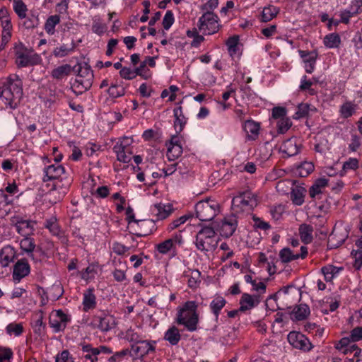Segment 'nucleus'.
<instances>
[{
    "label": "nucleus",
    "mask_w": 362,
    "mask_h": 362,
    "mask_svg": "<svg viewBox=\"0 0 362 362\" xmlns=\"http://www.w3.org/2000/svg\"><path fill=\"white\" fill-rule=\"evenodd\" d=\"M0 87V105L3 109H16L23 95L22 82L16 75L2 79Z\"/></svg>",
    "instance_id": "nucleus-1"
},
{
    "label": "nucleus",
    "mask_w": 362,
    "mask_h": 362,
    "mask_svg": "<svg viewBox=\"0 0 362 362\" xmlns=\"http://www.w3.org/2000/svg\"><path fill=\"white\" fill-rule=\"evenodd\" d=\"M197 310V305L195 301H187L178 312L177 322L183 325L190 332L195 331L199 322Z\"/></svg>",
    "instance_id": "nucleus-2"
},
{
    "label": "nucleus",
    "mask_w": 362,
    "mask_h": 362,
    "mask_svg": "<svg viewBox=\"0 0 362 362\" xmlns=\"http://www.w3.org/2000/svg\"><path fill=\"white\" fill-rule=\"evenodd\" d=\"M257 205L255 194L250 191L239 192L232 200L231 211L233 214H239L243 212H249Z\"/></svg>",
    "instance_id": "nucleus-3"
},
{
    "label": "nucleus",
    "mask_w": 362,
    "mask_h": 362,
    "mask_svg": "<svg viewBox=\"0 0 362 362\" xmlns=\"http://www.w3.org/2000/svg\"><path fill=\"white\" fill-rule=\"evenodd\" d=\"M196 247L202 251H209L217 247L216 233L211 227L202 228L196 236Z\"/></svg>",
    "instance_id": "nucleus-4"
},
{
    "label": "nucleus",
    "mask_w": 362,
    "mask_h": 362,
    "mask_svg": "<svg viewBox=\"0 0 362 362\" xmlns=\"http://www.w3.org/2000/svg\"><path fill=\"white\" fill-rule=\"evenodd\" d=\"M218 16L214 13H203L197 22V27L199 32L204 35H213L216 33L221 28Z\"/></svg>",
    "instance_id": "nucleus-5"
},
{
    "label": "nucleus",
    "mask_w": 362,
    "mask_h": 362,
    "mask_svg": "<svg viewBox=\"0 0 362 362\" xmlns=\"http://www.w3.org/2000/svg\"><path fill=\"white\" fill-rule=\"evenodd\" d=\"M197 217L202 221L214 219L219 211V205L214 201L206 199L199 202L195 206Z\"/></svg>",
    "instance_id": "nucleus-6"
},
{
    "label": "nucleus",
    "mask_w": 362,
    "mask_h": 362,
    "mask_svg": "<svg viewBox=\"0 0 362 362\" xmlns=\"http://www.w3.org/2000/svg\"><path fill=\"white\" fill-rule=\"evenodd\" d=\"M0 23L2 28L0 49H3L11 39L13 33L11 17L8 9L5 7L0 8Z\"/></svg>",
    "instance_id": "nucleus-7"
},
{
    "label": "nucleus",
    "mask_w": 362,
    "mask_h": 362,
    "mask_svg": "<svg viewBox=\"0 0 362 362\" xmlns=\"http://www.w3.org/2000/svg\"><path fill=\"white\" fill-rule=\"evenodd\" d=\"M77 71L78 74L73 83V87L78 89V92L82 93L90 88L93 74L91 69L86 65H79Z\"/></svg>",
    "instance_id": "nucleus-8"
},
{
    "label": "nucleus",
    "mask_w": 362,
    "mask_h": 362,
    "mask_svg": "<svg viewBox=\"0 0 362 362\" xmlns=\"http://www.w3.org/2000/svg\"><path fill=\"white\" fill-rule=\"evenodd\" d=\"M226 45L228 53L233 61L232 65L235 66V71L238 72V61L240 59L243 52L239 36L233 35L228 37L226 42Z\"/></svg>",
    "instance_id": "nucleus-9"
},
{
    "label": "nucleus",
    "mask_w": 362,
    "mask_h": 362,
    "mask_svg": "<svg viewBox=\"0 0 362 362\" xmlns=\"http://www.w3.org/2000/svg\"><path fill=\"white\" fill-rule=\"evenodd\" d=\"M155 341L142 339L136 344H132L130 351L134 353L136 358H139L142 361L146 356L155 352Z\"/></svg>",
    "instance_id": "nucleus-10"
},
{
    "label": "nucleus",
    "mask_w": 362,
    "mask_h": 362,
    "mask_svg": "<svg viewBox=\"0 0 362 362\" xmlns=\"http://www.w3.org/2000/svg\"><path fill=\"white\" fill-rule=\"evenodd\" d=\"M70 318L62 310L53 311L49 315V324L55 332L63 331Z\"/></svg>",
    "instance_id": "nucleus-11"
},
{
    "label": "nucleus",
    "mask_w": 362,
    "mask_h": 362,
    "mask_svg": "<svg viewBox=\"0 0 362 362\" xmlns=\"http://www.w3.org/2000/svg\"><path fill=\"white\" fill-rule=\"evenodd\" d=\"M238 225L237 214H232L224 218L220 226V234L225 238L230 237L236 230Z\"/></svg>",
    "instance_id": "nucleus-12"
},
{
    "label": "nucleus",
    "mask_w": 362,
    "mask_h": 362,
    "mask_svg": "<svg viewBox=\"0 0 362 362\" xmlns=\"http://www.w3.org/2000/svg\"><path fill=\"white\" fill-rule=\"evenodd\" d=\"M349 236V232L345 228H334L329 235L327 245L329 249L337 248L341 246Z\"/></svg>",
    "instance_id": "nucleus-13"
},
{
    "label": "nucleus",
    "mask_w": 362,
    "mask_h": 362,
    "mask_svg": "<svg viewBox=\"0 0 362 362\" xmlns=\"http://www.w3.org/2000/svg\"><path fill=\"white\" fill-rule=\"evenodd\" d=\"M261 125L253 119L246 120L243 124V129L247 141L257 139L260 132Z\"/></svg>",
    "instance_id": "nucleus-14"
},
{
    "label": "nucleus",
    "mask_w": 362,
    "mask_h": 362,
    "mask_svg": "<svg viewBox=\"0 0 362 362\" xmlns=\"http://www.w3.org/2000/svg\"><path fill=\"white\" fill-rule=\"evenodd\" d=\"M166 146L168 158H178L182 153L179 134L173 135Z\"/></svg>",
    "instance_id": "nucleus-15"
},
{
    "label": "nucleus",
    "mask_w": 362,
    "mask_h": 362,
    "mask_svg": "<svg viewBox=\"0 0 362 362\" xmlns=\"http://www.w3.org/2000/svg\"><path fill=\"white\" fill-rule=\"evenodd\" d=\"M132 138L125 136L120 139L114 146V151L117 154V158H128L130 153L129 146L132 143Z\"/></svg>",
    "instance_id": "nucleus-16"
},
{
    "label": "nucleus",
    "mask_w": 362,
    "mask_h": 362,
    "mask_svg": "<svg viewBox=\"0 0 362 362\" xmlns=\"http://www.w3.org/2000/svg\"><path fill=\"white\" fill-rule=\"evenodd\" d=\"M55 163L46 168L44 181L55 180L59 177L64 173V167L60 164L61 160H54Z\"/></svg>",
    "instance_id": "nucleus-17"
},
{
    "label": "nucleus",
    "mask_w": 362,
    "mask_h": 362,
    "mask_svg": "<svg viewBox=\"0 0 362 362\" xmlns=\"http://www.w3.org/2000/svg\"><path fill=\"white\" fill-rule=\"evenodd\" d=\"M30 273V266L26 259L18 261L13 267V278L15 281H21Z\"/></svg>",
    "instance_id": "nucleus-18"
},
{
    "label": "nucleus",
    "mask_w": 362,
    "mask_h": 362,
    "mask_svg": "<svg viewBox=\"0 0 362 362\" xmlns=\"http://www.w3.org/2000/svg\"><path fill=\"white\" fill-rule=\"evenodd\" d=\"M299 54L303 59L304 64V69L308 74H311L314 71L315 67V63L317 57V52H306L304 51H300Z\"/></svg>",
    "instance_id": "nucleus-19"
},
{
    "label": "nucleus",
    "mask_w": 362,
    "mask_h": 362,
    "mask_svg": "<svg viewBox=\"0 0 362 362\" xmlns=\"http://www.w3.org/2000/svg\"><path fill=\"white\" fill-rule=\"evenodd\" d=\"M82 349L81 358L86 362L89 361L90 362H96L98 361V356L99 355V351L98 349L93 347L89 344H80Z\"/></svg>",
    "instance_id": "nucleus-20"
},
{
    "label": "nucleus",
    "mask_w": 362,
    "mask_h": 362,
    "mask_svg": "<svg viewBox=\"0 0 362 362\" xmlns=\"http://www.w3.org/2000/svg\"><path fill=\"white\" fill-rule=\"evenodd\" d=\"M138 229L134 233L137 237H145L151 233L154 227V222L152 220L135 221Z\"/></svg>",
    "instance_id": "nucleus-21"
},
{
    "label": "nucleus",
    "mask_w": 362,
    "mask_h": 362,
    "mask_svg": "<svg viewBox=\"0 0 362 362\" xmlns=\"http://www.w3.org/2000/svg\"><path fill=\"white\" fill-rule=\"evenodd\" d=\"M259 300H258L257 296H251L248 293H243L240 300V308L239 310L245 312L250 310L258 305Z\"/></svg>",
    "instance_id": "nucleus-22"
},
{
    "label": "nucleus",
    "mask_w": 362,
    "mask_h": 362,
    "mask_svg": "<svg viewBox=\"0 0 362 362\" xmlns=\"http://www.w3.org/2000/svg\"><path fill=\"white\" fill-rule=\"evenodd\" d=\"M173 114L175 117L174 127L177 134H180L184 129L187 122V118L183 115L181 106L174 109Z\"/></svg>",
    "instance_id": "nucleus-23"
},
{
    "label": "nucleus",
    "mask_w": 362,
    "mask_h": 362,
    "mask_svg": "<svg viewBox=\"0 0 362 362\" xmlns=\"http://www.w3.org/2000/svg\"><path fill=\"white\" fill-rule=\"evenodd\" d=\"M173 211L170 204L165 205L161 203L156 204L151 207V211L157 216V220L166 218Z\"/></svg>",
    "instance_id": "nucleus-24"
},
{
    "label": "nucleus",
    "mask_w": 362,
    "mask_h": 362,
    "mask_svg": "<svg viewBox=\"0 0 362 362\" xmlns=\"http://www.w3.org/2000/svg\"><path fill=\"white\" fill-rule=\"evenodd\" d=\"M329 180L325 177L317 179L309 189L310 197L315 198L317 195L323 193L324 189L328 186Z\"/></svg>",
    "instance_id": "nucleus-25"
},
{
    "label": "nucleus",
    "mask_w": 362,
    "mask_h": 362,
    "mask_svg": "<svg viewBox=\"0 0 362 362\" xmlns=\"http://www.w3.org/2000/svg\"><path fill=\"white\" fill-rule=\"evenodd\" d=\"M314 164L312 162L304 160L300 164L297 165L293 169V172L300 177H305L309 175L314 170Z\"/></svg>",
    "instance_id": "nucleus-26"
},
{
    "label": "nucleus",
    "mask_w": 362,
    "mask_h": 362,
    "mask_svg": "<svg viewBox=\"0 0 362 362\" xmlns=\"http://www.w3.org/2000/svg\"><path fill=\"white\" fill-rule=\"evenodd\" d=\"M175 243H182L181 236L175 235L173 238H169L156 245V249L160 254L168 253L173 247Z\"/></svg>",
    "instance_id": "nucleus-27"
},
{
    "label": "nucleus",
    "mask_w": 362,
    "mask_h": 362,
    "mask_svg": "<svg viewBox=\"0 0 362 362\" xmlns=\"http://www.w3.org/2000/svg\"><path fill=\"white\" fill-rule=\"evenodd\" d=\"M298 230L300 240L303 243L308 244L313 241V227L312 226L303 223L300 225Z\"/></svg>",
    "instance_id": "nucleus-28"
},
{
    "label": "nucleus",
    "mask_w": 362,
    "mask_h": 362,
    "mask_svg": "<svg viewBox=\"0 0 362 362\" xmlns=\"http://www.w3.org/2000/svg\"><path fill=\"white\" fill-rule=\"evenodd\" d=\"M14 251L11 246L3 247L0 250V263L3 267H7L14 258Z\"/></svg>",
    "instance_id": "nucleus-29"
},
{
    "label": "nucleus",
    "mask_w": 362,
    "mask_h": 362,
    "mask_svg": "<svg viewBox=\"0 0 362 362\" xmlns=\"http://www.w3.org/2000/svg\"><path fill=\"white\" fill-rule=\"evenodd\" d=\"M323 44L328 49L338 48L341 44V37L336 33H329L324 37Z\"/></svg>",
    "instance_id": "nucleus-30"
},
{
    "label": "nucleus",
    "mask_w": 362,
    "mask_h": 362,
    "mask_svg": "<svg viewBox=\"0 0 362 362\" xmlns=\"http://www.w3.org/2000/svg\"><path fill=\"white\" fill-rule=\"evenodd\" d=\"M306 189L303 187H293L291 190V199L293 204L300 206L304 202V194Z\"/></svg>",
    "instance_id": "nucleus-31"
},
{
    "label": "nucleus",
    "mask_w": 362,
    "mask_h": 362,
    "mask_svg": "<svg viewBox=\"0 0 362 362\" xmlns=\"http://www.w3.org/2000/svg\"><path fill=\"white\" fill-rule=\"evenodd\" d=\"M83 310L88 311L93 309L96 305L95 296L92 288L88 289L83 294Z\"/></svg>",
    "instance_id": "nucleus-32"
},
{
    "label": "nucleus",
    "mask_w": 362,
    "mask_h": 362,
    "mask_svg": "<svg viewBox=\"0 0 362 362\" xmlns=\"http://www.w3.org/2000/svg\"><path fill=\"white\" fill-rule=\"evenodd\" d=\"M60 23V17L59 15H52L47 18L45 21L44 29L45 32L52 35L55 33V28Z\"/></svg>",
    "instance_id": "nucleus-33"
},
{
    "label": "nucleus",
    "mask_w": 362,
    "mask_h": 362,
    "mask_svg": "<svg viewBox=\"0 0 362 362\" xmlns=\"http://www.w3.org/2000/svg\"><path fill=\"white\" fill-rule=\"evenodd\" d=\"M15 226L18 233L24 237L30 235L33 231V226L29 221H19Z\"/></svg>",
    "instance_id": "nucleus-34"
},
{
    "label": "nucleus",
    "mask_w": 362,
    "mask_h": 362,
    "mask_svg": "<svg viewBox=\"0 0 362 362\" xmlns=\"http://www.w3.org/2000/svg\"><path fill=\"white\" fill-rule=\"evenodd\" d=\"M181 338L179 329L173 326L167 330L165 334L164 339L167 340L171 345H176L178 344Z\"/></svg>",
    "instance_id": "nucleus-35"
},
{
    "label": "nucleus",
    "mask_w": 362,
    "mask_h": 362,
    "mask_svg": "<svg viewBox=\"0 0 362 362\" xmlns=\"http://www.w3.org/2000/svg\"><path fill=\"white\" fill-rule=\"evenodd\" d=\"M293 315L296 320H303L310 315V308L306 304H300L293 309Z\"/></svg>",
    "instance_id": "nucleus-36"
},
{
    "label": "nucleus",
    "mask_w": 362,
    "mask_h": 362,
    "mask_svg": "<svg viewBox=\"0 0 362 362\" xmlns=\"http://www.w3.org/2000/svg\"><path fill=\"white\" fill-rule=\"evenodd\" d=\"M74 49V44L71 42L70 45H61L59 47H57L53 50V55L56 57H64L70 53H71Z\"/></svg>",
    "instance_id": "nucleus-37"
},
{
    "label": "nucleus",
    "mask_w": 362,
    "mask_h": 362,
    "mask_svg": "<svg viewBox=\"0 0 362 362\" xmlns=\"http://www.w3.org/2000/svg\"><path fill=\"white\" fill-rule=\"evenodd\" d=\"M357 105L350 101L344 103L340 107L341 116L344 118L351 117L356 111Z\"/></svg>",
    "instance_id": "nucleus-38"
},
{
    "label": "nucleus",
    "mask_w": 362,
    "mask_h": 362,
    "mask_svg": "<svg viewBox=\"0 0 362 362\" xmlns=\"http://www.w3.org/2000/svg\"><path fill=\"white\" fill-rule=\"evenodd\" d=\"M16 63L19 67L28 66L31 64V58L25 51L18 50L16 52Z\"/></svg>",
    "instance_id": "nucleus-39"
},
{
    "label": "nucleus",
    "mask_w": 362,
    "mask_h": 362,
    "mask_svg": "<svg viewBox=\"0 0 362 362\" xmlns=\"http://www.w3.org/2000/svg\"><path fill=\"white\" fill-rule=\"evenodd\" d=\"M226 300L221 296H217L211 301L210 308L216 316V320L218 317L221 310L226 305Z\"/></svg>",
    "instance_id": "nucleus-40"
},
{
    "label": "nucleus",
    "mask_w": 362,
    "mask_h": 362,
    "mask_svg": "<svg viewBox=\"0 0 362 362\" xmlns=\"http://www.w3.org/2000/svg\"><path fill=\"white\" fill-rule=\"evenodd\" d=\"M295 182L291 180H281L276 185L277 192L281 194H287L293 187Z\"/></svg>",
    "instance_id": "nucleus-41"
},
{
    "label": "nucleus",
    "mask_w": 362,
    "mask_h": 362,
    "mask_svg": "<svg viewBox=\"0 0 362 362\" xmlns=\"http://www.w3.org/2000/svg\"><path fill=\"white\" fill-rule=\"evenodd\" d=\"M71 68L69 64L59 66L54 69L52 71V76L57 79H62L67 76L71 72Z\"/></svg>",
    "instance_id": "nucleus-42"
},
{
    "label": "nucleus",
    "mask_w": 362,
    "mask_h": 362,
    "mask_svg": "<svg viewBox=\"0 0 362 362\" xmlns=\"http://www.w3.org/2000/svg\"><path fill=\"white\" fill-rule=\"evenodd\" d=\"M283 151L288 157H292L298 153V147L293 140L288 139L283 145Z\"/></svg>",
    "instance_id": "nucleus-43"
},
{
    "label": "nucleus",
    "mask_w": 362,
    "mask_h": 362,
    "mask_svg": "<svg viewBox=\"0 0 362 362\" xmlns=\"http://www.w3.org/2000/svg\"><path fill=\"white\" fill-rule=\"evenodd\" d=\"M279 257L282 262L288 263L299 258L298 254L294 255L290 248L285 247L281 250Z\"/></svg>",
    "instance_id": "nucleus-44"
},
{
    "label": "nucleus",
    "mask_w": 362,
    "mask_h": 362,
    "mask_svg": "<svg viewBox=\"0 0 362 362\" xmlns=\"http://www.w3.org/2000/svg\"><path fill=\"white\" fill-rule=\"evenodd\" d=\"M13 7L14 11L20 18L23 19L26 17L27 7L22 0H13Z\"/></svg>",
    "instance_id": "nucleus-45"
},
{
    "label": "nucleus",
    "mask_w": 362,
    "mask_h": 362,
    "mask_svg": "<svg viewBox=\"0 0 362 362\" xmlns=\"http://www.w3.org/2000/svg\"><path fill=\"white\" fill-rule=\"evenodd\" d=\"M111 318L110 317H95L94 322L96 323V326L102 332H107L111 329L110 326Z\"/></svg>",
    "instance_id": "nucleus-46"
},
{
    "label": "nucleus",
    "mask_w": 362,
    "mask_h": 362,
    "mask_svg": "<svg viewBox=\"0 0 362 362\" xmlns=\"http://www.w3.org/2000/svg\"><path fill=\"white\" fill-rule=\"evenodd\" d=\"M315 111V108L313 106H310L308 103H301L298 106L297 111L296 112V119H300L302 117H305L310 112Z\"/></svg>",
    "instance_id": "nucleus-47"
},
{
    "label": "nucleus",
    "mask_w": 362,
    "mask_h": 362,
    "mask_svg": "<svg viewBox=\"0 0 362 362\" xmlns=\"http://www.w3.org/2000/svg\"><path fill=\"white\" fill-rule=\"evenodd\" d=\"M275 122L278 132L280 134H284L286 132L292 125L291 119L287 116Z\"/></svg>",
    "instance_id": "nucleus-48"
},
{
    "label": "nucleus",
    "mask_w": 362,
    "mask_h": 362,
    "mask_svg": "<svg viewBox=\"0 0 362 362\" xmlns=\"http://www.w3.org/2000/svg\"><path fill=\"white\" fill-rule=\"evenodd\" d=\"M278 13V9L274 6H269L264 7L262 13V20L264 22H267L274 18Z\"/></svg>",
    "instance_id": "nucleus-49"
},
{
    "label": "nucleus",
    "mask_w": 362,
    "mask_h": 362,
    "mask_svg": "<svg viewBox=\"0 0 362 362\" xmlns=\"http://www.w3.org/2000/svg\"><path fill=\"white\" fill-rule=\"evenodd\" d=\"M111 98H116L124 95L125 90L123 86L119 84H111L107 90Z\"/></svg>",
    "instance_id": "nucleus-50"
},
{
    "label": "nucleus",
    "mask_w": 362,
    "mask_h": 362,
    "mask_svg": "<svg viewBox=\"0 0 362 362\" xmlns=\"http://www.w3.org/2000/svg\"><path fill=\"white\" fill-rule=\"evenodd\" d=\"M21 249L27 253H31L34 251L35 247V243L33 238L25 236V238L21 241L20 243Z\"/></svg>",
    "instance_id": "nucleus-51"
},
{
    "label": "nucleus",
    "mask_w": 362,
    "mask_h": 362,
    "mask_svg": "<svg viewBox=\"0 0 362 362\" xmlns=\"http://www.w3.org/2000/svg\"><path fill=\"white\" fill-rule=\"evenodd\" d=\"M124 339L132 343V344H136L143 339L141 336L132 328H129L126 331Z\"/></svg>",
    "instance_id": "nucleus-52"
},
{
    "label": "nucleus",
    "mask_w": 362,
    "mask_h": 362,
    "mask_svg": "<svg viewBox=\"0 0 362 362\" xmlns=\"http://www.w3.org/2000/svg\"><path fill=\"white\" fill-rule=\"evenodd\" d=\"M106 25L103 23L100 18H94L92 25V31L98 35H102L106 32Z\"/></svg>",
    "instance_id": "nucleus-53"
},
{
    "label": "nucleus",
    "mask_w": 362,
    "mask_h": 362,
    "mask_svg": "<svg viewBox=\"0 0 362 362\" xmlns=\"http://www.w3.org/2000/svg\"><path fill=\"white\" fill-rule=\"evenodd\" d=\"M188 286L191 288H196L199 284L201 282V273L197 270H192L190 273V275L188 276Z\"/></svg>",
    "instance_id": "nucleus-54"
},
{
    "label": "nucleus",
    "mask_w": 362,
    "mask_h": 362,
    "mask_svg": "<svg viewBox=\"0 0 362 362\" xmlns=\"http://www.w3.org/2000/svg\"><path fill=\"white\" fill-rule=\"evenodd\" d=\"M179 88L177 86L172 85L168 89H165L162 91L160 97L162 98H168V101L173 102L176 99V92H177Z\"/></svg>",
    "instance_id": "nucleus-55"
},
{
    "label": "nucleus",
    "mask_w": 362,
    "mask_h": 362,
    "mask_svg": "<svg viewBox=\"0 0 362 362\" xmlns=\"http://www.w3.org/2000/svg\"><path fill=\"white\" fill-rule=\"evenodd\" d=\"M45 226L48 228L54 235H59L61 232L55 217H52L50 219L47 220Z\"/></svg>",
    "instance_id": "nucleus-56"
},
{
    "label": "nucleus",
    "mask_w": 362,
    "mask_h": 362,
    "mask_svg": "<svg viewBox=\"0 0 362 362\" xmlns=\"http://www.w3.org/2000/svg\"><path fill=\"white\" fill-rule=\"evenodd\" d=\"M99 146L93 143H88L83 148L84 155L88 157L99 156Z\"/></svg>",
    "instance_id": "nucleus-57"
},
{
    "label": "nucleus",
    "mask_w": 362,
    "mask_h": 362,
    "mask_svg": "<svg viewBox=\"0 0 362 362\" xmlns=\"http://www.w3.org/2000/svg\"><path fill=\"white\" fill-rule=\"evenodd\" d=\"M356 15H357V13L353 10L352 6L349 5L346 9L340 12V21L346 24L349 22L350 18Z\"/></svg>",
    "instance_id": "nucleus-58"
},
{
    "label": "nucleus",
    "mask_w": 362,
    "mask_h": 362,
    "mask_svg": "<svg viewBox=\"0 0 362 362\" xmlns=\"http://www.w3.org/2000/svg\"><path fill=\"white\" fill-rule=\"evenodd\" d=\"M340 170H341V163H339L337 161L332 166L324 167L322 168V173L329 177H332V176H334V175H337L338 173H339Z\"/></svg>",
    "instance_id": "nucleus-59"
},
{
    "label": "nucleus",
    "mask_w": 362,
    "mask_h": 362,
    "mask_svg": "<svg viewBox=\"0 0 362 362\" xmlns=\"http://www.w3.org/2000/svg\"><path fill=\"white\" fill-rule=\"evenodd\" d=\"M358 160H349L348 161L344 162L342 165H341V170H339L340 176H343L345 174L346 170H355L358 168Z\"/></svg>",
    "instance_id": "nucleus-60"
},
{
    "label": "nucleus",
    "mask_w": 362,
    "mask_h": 362,
    "mask_svg": "<svg viewBox=\"0 0 362 362\" xmlns=\"http://www.w3.org/2000/svg\"><path fill=\"white\" fill-rule=\"evenodd\" d=\"M6 331L9 334H13L16 336H19L23 332V327L21 323H11L7 325Z\"/></svg>",
    "instance_id": "nucleus-61"
},
{
    "label": "nucleus",
    "mask_w": 362,
    "mask_h": 362,
    "mask_svg": "<svg viewBox=\"0 0 362 362\" xmlns=\"http://www.w3.org/2000/svg\"><path fill=\"white\" fill-rule=\"evenodd\" d=\"M135 70L137 76H140L145 79L149 78L151 76V71L143 61Z\"/></svg>",
    "instance_id": "nucleus-62"
},
{
    "label": "nucleus",
    "mask_w": 362,
    "mask_h": 362,
    "mask_svg": "<svg viewBox=\"0 0 362 362\" xmlns=\"http://www.w3.org/2000/svg\"><path fill=\"white\" fill-rule=\"evenodd\" d=\"M119 75L122 78L127 80H132L137 76L136 70L132 69L129 67H123L121 69Z\"/></svg>",
    "instance_id": "nucleus-63"
},
{
    "label": "nucleus",
    "mask_w": 362,
    "mask_h": 362,
    "mask_svg": "<svg viewBox=\"0 0 362 362\" xmlns=\"http://www.w3.org/2000/svg\"><path fill=\"white\" fill-rule=\"evenodd\" d=\"M127 355H132L129 349H124L120 351L115 353L108 358L109 362H119L122 358Z\"/></svg>",
    "instance_id": "nucleus-64"
}]
</instances>
